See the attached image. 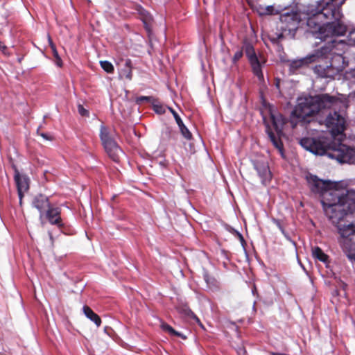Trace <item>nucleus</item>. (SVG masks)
<instances>
[{"instance_id": "1", "label": "nucleus", "mask_w": 355, "mask_h": 355, "mask_svg": "<svg viewBox=\"0 0 355 355\" xmlns=\"http://www.w3.org/2000/svg\"><path fill=\"white\" fill-rule=\"evenodd\" d=\"M306 178L311 192L322 196L324 214L331 223H337L347 214L355 211V190L336 188L331 181L312 174L307 175Z\"/></svg>"}, {"instance_id": "2", "label": "nucleus", "mask_w": 355, "mask_h": 355, "mask_svg": "<svg viewBox=\"0 0 355 355\" xmlns=\"http://www.w3.org/2000/svg\"><path fill=\"white\" fill-rule=\"evenodd\" d=\"M346 0H321L310 4L306 24L316 38L324 39L331 35H344L347 26L340 21L341 6Z\"/></svg>"}, {"instance_id": "3", "label": "nucleus", "mask_w": 355, "mask_h": 355, "mask_svg": "<svg viewBox=\"0 0 355 355\" xmlns=\"http://www.w3.org/2000/svg\"><path fill=\"white\" fill-rule=\"evenodd\" d=\"M300 144L303 148L315 155H326L339 163L355 164V148H349L340 141L324 137H304Z\"/></svg>"}, {"instance_id": "4", "label": "nucleus", "mask_w": 355, "mask_h": 355, "mask_svg": "<svg viewBox=\"0 0 355 355\" xmlns=\"http://www.w3.org/2000/svg\"><path fill=\"white\" fill-rule=\"evenodd\" d=\"M339 103L338 100L327 94L299 98L291 114V123L295 128L312 121L313 116L323 109H330Z\"/></svg>"}, {"instance_id": "5", "label": "nucleus", "mask_w": 355, "mask_h": 355, "mask_svg": "<svg viewBox=\"0 0 355 355\" xmlns=\"http://www.w3.org/2000/svg\"><path fill=\"white\" fill-rule=\"evenodd\" d=\"M335 35H331L324 39H320L323 41H326L327 39H329L325 44H329L330 42H333L334 44L332 51L328 57L323 56L319 58V61L320 60H322L328 59H330V60L326 62L324 64L315 65L313 69L315 73L322 78L334 79L336 76L342 72L348 64V63L345 62V58L342 54L336 53L335 52L336 46L339 44L341 41H338L337 40L334 39L333 37Z\"/></svg>"}, {"instance_id": "6", "label": "nucleus", "mask_w": 355, "mask_h": 355, "mask_svg": "<svg viewBox=\"0 0 355 355\" xmlns=\"http://www.w3.org/2000/svg\"><path fill=\"white\" fill-rule=\"evenodd\" d=\"M348 214L340 218L337 223H332L337 227L340 234L339 243L343 250L347 258L352 263H355V225L352 223H347L344 221V218Z\"/></svg>"}, {"instance_id": "7", "label": "nucleus", "mask_w": 355, "mask_h": 355, "mask_svg": "<svg viewBox=\"0 0 355 355\" xmlns=\"http://www.w3.org/2000/svg\"><path fill=\"white\" fill-rule=\"evenodd\" d=\"M269 111L270 118L275 132L271 130L270 127L268 124L266 125V132L272 145L279 151L281 155H283L284 146L282 141V137L284 135L283 129L286 119L273 107H270Z\"/></svg>"}, {"instance_id": "8", "label": "nucleus", "mask_w": 355, "mask_h": 355, "mask_svg": "<svg viewBox=\"0 0 355 355\" xmlns=\"http://www.w3.org/2000/svg\"><path fill=\"white\" fill-rule=\"evenodd\" d=\"M298 15L295 12H286L280 15L278 28L281 33L277 34L276 40L283 38H294L299 26Z\"/></svg>"}, {"instance_id": "9", "label": "nucleus", "mask_w": 355, "mask_h": 355, "mask_svg": "<svg viewBox=\"0 0 355 355\" xmlns=\"http://www.w3.org/2000/svg\"><path fill=\"white\" fill-rule=\"evenodd\" d=\"M334 44H324L319 49L316 50L315 53L307 55L304 58L300 59L293 60L289 64V71L291 73H296L297 71L309 64L318 62L320 57H328L332 51Z\"/></svg>"}, {"instance_id": "10", "label": "nucleus", "mask_w": 355, "mask_h": 355, "mask_svg": "<svg viewBox=\"0 0 355 355\" xmlns=\"http://www.w3.org/2000/svg\"><path fill=\"white\" fill-rule=\"evenodd\" d=\"M243 49L252 68L253 74L259 81H263L264 77L262 67L264 66L266 60L261 55L258 56L257 55L252 44L246 40L243 42Z\"/></svg>"}, {"instance_id": "11", "label": "nucleus", "mask_w": 355, "mask_h": 355, "mask_svg": "<svg viewBox=\"0 0 355 355\" xmlns=\"http://www.w3.org/2000/svg\"><path fill=\"white\" fill-rule=\"evenodd\" d=\"M345 118L340 112H329L325 119V125L333 137L342 134L345 129Z\"/></svg>"}, {"instance_id": "12", "label": "nucleus", "mask_w": 355, "mask_h": 355, "mask_svg": "<svg viewBox=\"0 0 355 355\" xmlns=\"http://www.w3.org/2000/svg\"><path fill=\"white\" fill-rule=\"evenodd\" d=\"M253 168L257 171L263 185H268L272 179V173L268 162L264 158H258L251 160Z\"/></svg>"}, {"instance_id": "13", "label": "nucleus", "mask_w": 355, "mask_h": 355, "mask_svg": "<svg viewBox=\"0 0 355 355\" xmlns=\"http://www.w3.org/2000/svg\"><path fill=\"white\" fill-rule=\"evenodd\" d=\"M61 211L60 207L51 205L44 211V218H46L51 225L56 226L62 232H64L66 224L61 216Z\"/></svg>"}, {"instance_id": "14", "label": "nucleus", "mask_w": 355, "mask_h": 355, "mask_svg": "<svg viewBox=\"0 0 355 355\" xmlns=\"http://www.w3.org/2000/svg\"><path fill=\"white\" fill-rule=\"evenodd\" d=\"M51 204L49 202V197L43 194H37L32 201V206L37 209L40 212V220L43 223L44 211L50 207Z\"/></svg>"}, {"instance_id": "15", "label": "nucleus", "mask_w": 355, "mask_h": 355, "mask_svg": "<svg viewBox=\"0 0 355 355\" xmlns=\"http://www.w3.org/2000/svg\"><path fill=\"white\" fill-rule=\"evenodd\" d=\"M178 139V133L173 128L165 125L161 131L160 143L166 145L171 143L175 146Z\"/></svg>"}, {"instance_id": "16", "label": "nucleus", "mask_w": 355, "mask_h": 355, "mask_svg": "<svg viewBox=\"0 0 355 355\" xmlns=\"http://www.w3.org/2000/svg\"><path fill=\"white\" fill-rule=\"evenodd\" d=\"M116 65L120 68L119 76L123 78H125L129 80L132 78V64L129 58H121L116 62Z\"/></svg>"}, {"instance_id": "17", "label": "nucleus", "mask_w": 355, "mask_h": 355, "mask_svg": "<svg viewBox=\"0 0 355 355\" xmlns=\"http://www.w3.org/2000/svg\"><path fill=\"white\" fill-rule=\"evenodd\" d=\"M14 180L16 183L17 190L20 191H27L29 189V178L25 174H21L19 171L15 168Z\"/></svg>"}, {"instance_id": "18", "label": "nucleus", "mask_w": 355, "mask_h": 355, "mask_svg": "<svg viewBox=\"0 0 355 355\" xmlns=\"http://www.w3.org/2000/svg\"><path fill=\"white\" fill-rule=\"evenodd\" d=\"M105 151L110 158L114 162L118 161L119 155L122 153V150L118 146L114 139L111 140L103 145Z\"/></svg>"}, {"instance_id": "19", "label": "nucleus", "mask_w": 355, "mask_h": 355, "mask_svg": "<svg viewBox=\"0 0 355 355\" xmlns=\"http://www.w3.org/2000/svg\"><path fill=\"white\" fill-rule=\"evenodd\" d=\"M168 110L172 113L180 131L182 135L187 140H191L192 139V134L187 128V127L184 124L182 120L181 119L179 114L171 107H168Z\"/></svg>"}, {"instance_id": "20", "label": "nucleus", "mask_w": 355, "mask_h": 355, "mask_svg": "<svg viewBox=\"0 0 355 355\" xmlns=\"http://www.w3.org/2000/svg\"><path fill=\"white\" fill-rule=\"evenodd\" d=\"M83 311L85 315L91 321H92L97 327L101 325V318L96 313H94L90 307L88 306H84Z\"/></svg>"}, {"instance_id": "21", "label": "nucleus", "mask_w": 355, "mask_h": 355, "mask_svg": "<svg viewBox=\"0 0 355 355\" xmlns=\"http://www.w3.org/2000/svg\"><path fill=\"white\" fill-rule=\"evenodd\" d=\"M137 11L143 21L145 28L147 29L148 28V24L152 20V16L149 12H148L146 9H144L141 6H137Z\"/></svg>"}, {"instance_id": "22", "label": "nucleus", "mask_w": 355, "mask_h": 355, "mask_svg": "<svg viewBox=\"0 0 355 355\" xmlns=\"http://www.w3.org/2000/svg\"><path fill=\"white\" fill-rule=\"evenodd\" d=\"M161 328L164 331L167 332L171 336L180 337L182 339L187 338V337L184 334L175 331L171 326H170L167 323H162L161 324Z\"/></svg>"}, {"instance_id": "23", "label": "nucleus", "mask_w": 355, "mask_h": 355, "mask_svg": "<svg viewBox=\"0 0 355 355\" xmlns=\"http://www.w3.org/2000/svg\"><path fill=\"white\" fill-rule=\"evenodd\" d=\"M312 255L315 259L323 263H326L328 260V256L319 247L313 249Z\"/></svg>"}, {"instance_id": "24", "label": "nucleus", "mask_w": 355, "mask_h": 355, "mask_svg": "<svg viewBox=\"0 0 355 355\" xmlns=\"http://www.w3.org/2000/svg\"><path fill=\"white\" fill-rule=\"evenodd\" d=\"M100 138H101V141L103 143V145H104L107 142L114 139L111 137V135L110 134V132H109V130L107 129V128H106L105 126H104L103 125L101 126Z\"/></svg>"}, {"instance_id": "25", "label": "nucleus", "mask_w": 355, "mask_h": 355, "mask_svg": "<svg viewBox=\"0 0 355 355\" xmlns=\"http://www.w3.org/2000/svg\"><path fill=\"white\" fill-rule=\"evenodd\" d=\"M151 104L153 105V110L158 114H162L165 113L166 108L168 109L169 107L162 105L155 99L153 100Z\"/></svg>"}, {"instance_id": "26", "label": "nucleus", "mask_w": 355, "mask_h": 355, "mask_svg": "<svg viewBox=\"0 0 355 355\" xmlns=\"http://www.w3.org/2000/svg\"><path fill=\"white\" fill-rule=\"evenodd\" d=\"M49 44H50L52 52H53V55L56 59V64L58 67H62V62L61 58L59 56V54H58V51H57V49L55 48V46L52 42L50 37H49Z\"/></svg>"}, {"instance_id": "27", "label": "nucleus", "mask_w": 355, "mask_h": 355, "mask_svg": "<svg viewBox=\"0 0 355 355\" xmlns=\"http://www.w3.org/2000/svg\"><path fill=\"white\" fill-rule=\"evenodd\" d=\"M178 311L180 313L184 314L185 315L196 318L198 321H199V319L196 317V315L194 314V313L189 309L187 306H183L182 307L178 308Z\"/></svg>"}, {"instance_id": "28", "label": "nucleus", "mask_w": 355, "mask_h": 355, "mask_svg": "<svg viewBox=\"0 0 355 355\" xmlns=\"http://www.w3.org/2000/svg\"><path fill=\"white\" fill-rule=\"evenodd\" d=\"M100 65L107 73H112L114 72V66L110 62L107 60L100 61Z\"/></svg>"}, {"instance_id": "29", "label": "nucleus", "mask_w": 355, "mask_h": 355, "mask_svg": "<svg viewBox=\"0 0 355 355\" xmlns=\"http://www.w3.org/2000/svg\"><path fill=\"white\" fill-rule=\"evenodd\" d=\"M243 46H242V49L240 50H238L234 55L232 58V62L234 64H236L243 55Z\"/></svg>"}, {"instance_id": "30", "label": "nucleus", "mask_w": 355, "mask_h": 355, "mask_svg": "<svg viewBox=\"0 0 355 355\" xmlns=\"http://www.w3.org/2000/svg\"><path fill=\"white\" fill-rule=\"evenodd\" d=\"M155 98H153L152 96H141L137 98L136 102L138 104L142 103L144 102H148L152 103Z\"/></svg>"}, {"instance_id": "31", "label": "nucleus", "mask_w": 355, "mask_h": 355, "mask_svg": "<svg viewBox=\"0 0 355 355\" xmlns=\"http://www.w3.org/2000/svg\"><path fill=\"white\" fill-rule=\"evenodd\" d=\"M203 278L208 286L214 285L216 281L215 279L210 277L207 272H204Z\"/></svg>"}, {"instance_id": "32", "label": "nucleus", "mask_w": 355, "mask_h": 355, "mask_svg": "<svg viewBox=\"0 0 355 355\" xmlns=\"http://www.w3.org/2000/svg\"><path fill=\"white\" fill-rule=\"evenodd\" d=\"M348 40L350 44L355 46V28L349 31L348 35Z\"/></svg>"}, {"instance_id": "33", "label": "nucleus", "mask_w": 355, "mask_h": 355, "mask_svg": "<svg viewBox=\"0 0 355 355\" xmlns=\"http://www.w3.org/2000/svg\"><path fill=\"white\" fill-rule=\"evenodd\" d=\"M78 110L81 116H88L89 112L82 105L78 106Z\"/></svg>"}, {"instance_id": "34", "label": "nucleus", "mask_w": 355, "mask_h": 355, "mask_svg": "<svg viewBox=\"0 0 355 355\" xmlns=\"http://www.w3.org/2000/svg\"><path fill=\"white\" fill-rule=\"evenodd\" d=\"M0 51L6 55H9L10 53L8 51V47L4 45L1 41H0Z\"/></svg>"}, {"instance_id": "35", "label": "nucleus", "mask_w": 355, "mask_h": 355, "mask_svg": "<svg viewBox=\"0 0 355 355\" xmlns=\"http://www.w3.org/2000/svg\"><path fill=\"white\" fill-rule=\"evenodd\" d=\"M26 191H20L19 190H17V193H18V196H19V198L20 200H22V198L24 197V193H25Z\"/></svg>"}, {"instance_id": "36", "label": "nucleus", "mask_w": 355, "mask_h": 355, "mask_svg": "<svg viewBox=\"0 0 355 355\" xmlns=\"http://www.w3.org/2000/svg\"><path fill=\"white\" fill-rule=\"evenodd\" d=\"M40 135H41L44 139H46V140H49V139H51V138H50V137L48 136V135H47V134H46V133H41V134H40Z\"/></svg>"}, {"instance_id": "37", "label": "nucleus", "mask_w": 355, "mask_h": 355, "mask_svg": "<svg viewBox=\"0 0 355 355\" xmlns=\"http://www.w3.org/2000/svg\"><path fill=\"white\" fill-rule=\"evenodd\" d=\"M234 232L236 234V235L239 236V237L241 239L242 241H244L243 237L241 234H240L238 231L234 230Z\"/></svg>"}, {"instance_id": "38", "label": "nucleus", "mask_w": 355, "mask_h": 355, "mask_svg": "<svg viewBox=\"0 0 355 355\" xmlns=\"http://www.w3.org/2000/svg\"><path fill=\"white\" fill-rule=\"evenodd\" d=\"M270 355H288L284 353H279V352H270Z\"/></svg>"}, {"instance_id": "39", "label": "nucleus", "mask_w": 355, "mask_h": 355, "mask_svg": "<svg viewBox=\"0 0 355 355\" xmlns=\"http://www.w3.org/2000/svg\"><path fill=\"white\" fill-rule=\"evenodd\" d=\"M49 238H50V240L51 241V242L53 243L54 239H53L51 232H49Z\"/></svg>"}]
</instances>
